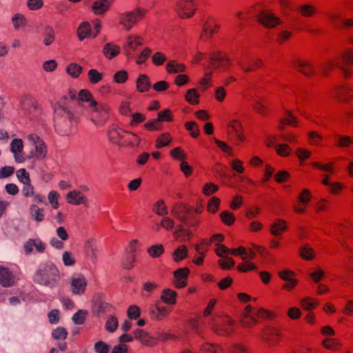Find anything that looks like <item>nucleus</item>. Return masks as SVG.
Wrapping results in <instances>:
<instances>
[{
	"label": "nucleus",
	"instance_id": "1",
	"mask_svg": "<svg viewBox=\"0 0 353 353\" xmlns=\"http://www.w3.org/2000/svg\"><path fill=\"white\" fill-rule=\"evenodd\" d=\"M68 98L65 97L63 101H59L54 108L56 128L63 134H67L70 132V128L73 125H77L79 121V117L72 112L67 106H65Z\"/></svg>",
	"mask_w": 353,
	"mask_h": 353
},
{
	"label": "nucleus",
	"instance_id": "2",
	"mask_svg": "<svg viewBox=\"0 0 353 353\" xmlns=\"http://www.w3.org/2000/svg\"><path fill=\"white\" fill-rule=\"evenodd\" d=\"M148 12V10L137 6L132 10L125 11L119 16V23L126 30H130L139 22L143 21Z\"/></svg>",
	"mask_w": 353,
	"mask_h": 353
},
{
	"label": "nucleus",
	"instance_id": "3",
	"mask_svg": "<svg viewBox=\"0 0 353 353\" xmlns=\"http://www.w3.org/2000/svg\"><path fill=\"white\" fill-rule=\"evenodd\" d=\"M283 338L282 330L272 325L264 326L259 334V339L268 347H278Z\"/></svg>",
	"mask_w": 353,
	"mask_h": 353
},
{
	"label": "nucleus",
	"instance_id": "4",
	"mask_svg": "<svg viewBox=\"0 0 353 353\" xmlns=\"http://www.w3.org/2000/svg\"><path fill=\"white\" fill-rule=\"evenodd\" d=\"M210 325L214 332L219 336H229L235 331V322L228 316L213 318Z\"/></svg>",
	"mask_w": 353,
	"mask_h": 353
},
{
	"label": "nucleus",
	"instance_id": "5",
	"mask_svg": "<svg viewBox=\"0 0 353 353\" xmlns=\"http://www.w3.org/2000/svg\"><path fill=\"white\" fill-rule=\"evenodd\" d=\"M199 8L196 0H176L173 10L176 15L181 19L192 18Z\"/></svg>",
	"mask_w": 353,
	"mask_h": 353
},
{
	"label": "nucleus",
	"instance_id": "6",
	"mask_svg": "<svg viewBox=\"0 0 353 353\" xmlns=\"http://www.w3.org/2000/svg\"><path fill=\"white\" fill-rule=\"evenodd\" d=\"M90 108L91 119L96 125H102L109 119L110 108L107 103L93 101Z\"/></svg>",
	"mask_w": 353,
	"mask_h": 353
},
{
	"label": "nucleus",
	"instance_id": "7",
	"mask_svg": "<svg viewBox=\"0 0 353 353\" xmlns=\"http://www.w3.org/2000/svg\"><path fill=\"white\" fill-rule=\"evenodd\" d=\"M59 279V270L55 267H45L39 269L34 276V280L43 285L54 286Z\"/></svg>",
	"mask_w": 353,
	"mask_h": 353
},
{
	"label": "nucleus",
	"instance_id": "8",
	"mask_svg": "<svg viewBox=\"0 0 353 353\" xmlns=\"http://www.w3.org/2000/svg\"><path fill=\"white\" fill-rule=\"evenodd\" d=\"M28 139L34 147V151L31 152L29 157L35 158L37 160L45 159L48 153V148L43 140L37 134H29Z\"/></svg>",
	"mask_w": 353,
	"mask_h": 353
},
{
	"label": "nucleus",
	"instance_id": "9",
	"mask_svg": "<svg viewBox=\"0 0 353 353\" xmlns=\"http://www.w3.org/2000/svg\"><path fill=\"white\" fill-rule=\"evenodd\" d=\"M231 64V59L223 52H214L210 54L209 63L210 68L227 70Z\"/></svg>",
	"mask_w": 353,
	"mask_h": 353
},
{
	"label": "nucleus",
	"instance_id": "10",
	"mask_svg": "<svg viewBox=\"0 0 353 353\" xmlns=\"http://www.w3.org/2000/svg\"><path fill=\"white\" fill-rule=\"evenodd\" d=\"M143 45V38L138 34H132L127 37L123 48L128 59H130L136 50Z\"/></svg>",
	"mask_w": 353,
	"mask_h": 353
},
{
	"label": "nucleus",
	"instance_id": "11",
	"mask_svg": "<svg viewBox=\"0 0 353 353\" xmlns=\"http://www.w3.org/2000/svg\"><path fill=\"white\" fill-rule=\"evenodd\" d=\"M237 66L243 72H254L263 66L262 59L258 57H253L248 59L245 57H239L235 59Z\"/></svg>",
	"mask_w": 353,
	"mask_h": 353
},
{
	"label": "nucleus",
	"instance_id": "12",
	"mask_svg": "<svg viewBox=\"0 0 353 353\" xmlns=\"http://www.w3.org/2000/svg\"><path fill=\"white\" fill-rule=\"evenodd\" d=\"M258 21L266 28H274L281 24V20L270 10H261L257 14Z\"/></svg>",
	"mask_w": 353,
	"mask_h": 353
},
{
	"label": "nucleus",
	"instance_id": "13",
	"mask_svg": "<svg viewBox=\"0 0 353 353\" xmlns=\"http://www.w3.org/2000/svg\"><path fill=\"white\" fill-rule=\"evenodd\" d=\"M341 63L339 62V68L343 72L345 77L348 78L353 72V49H346L341 54Z\"/></svg>",
	"mask_w": 353,
	"mask_h": 353
},
{
	"label": "nucleus",
	"instance_id": "14",
	"mask_svg": "<svg viewBox=\"0 0 353 353\" xmlns=\"http://www.w3.org/2000/svg\"><path fill=\"white\" fill-rule=\"evenodd\" d=\"M149 312L152 319L155 321H162L170 314L172 312V308L157 303L154 305L150 307Z\"/></svg>",
	"mask_w": 353,
	"mask_h": 353
},
{
	"label": "nucleus",
	"instance_id": "15",
	"mask_svg": "<svg viewBox=\"0 0 353 353\" xmlns=\"http://www.w3.org/2000/svg\"><path fill=\"white\" fill-rule=\"evenodd\" d=\"M333 97L340 102L348 103L353 97V89L346 85H338L333 90Z\"/></svg>",
	"mask_w": 353,
	"mask_h": 353
},
{
	"label": "nucleus",
	"instance_id": "16",
	"mask_svg": "<svg viewBox=\"0 0 353 353\" xmlns=\"http://www.w3.org/2000/svg\"><path fill=\"white\" fill-rule=\"evenodd\" d=\"M241 324L246 328H250L259 323V320L256 318L254 308L248 305L243 312Z\"/></svg>",
	"mask_w": 353,
	"mask_h": 353
},
{
	"label": "nucleus",
	"instance_id": "17",
	"mask_svg": "<svg viewBox=\"0 0 353 353\" xmlns=\"http://www.w3.org/2000/svg\"><path fill=\"white\" fill-rule=\"evenodd\" d=\"M293 67L297 71L307 77H312L315 74L313 65L307 60L296 59L293 61Z\"/></svg>",
	"mask_w": 353,
	"mask_h": 353
},
{
	"label": "nucleus",
	"instance_id": "18",
	"mask_svg": "<svg viewBox=\"0 0 353 353\" xmlns=\"http://www.w3.org/2000/svg\"><path fill=\"white\" fill-rule=\"evenodd\" d=\"M190 273L188 268H179L174 272V286L176 288H183L188 284V277Z\"/></svg>",
	"mask_w": 353,
	"mask_h": 353
},
{
	"label": "nucleus",
	"instance_id": "19",
	"mask_svg": "<svg viewBox=\"0 0 353 353\" xmlns=\"http://www.w3.org/2000/svg\"><path fill=\"white\" fill-rule=\"evenodd\" d=\"M219 28L220 26L215 19L208 18L203 24L201 37L207 39L211 38L219 31Z\"/></svg>",
	"mask_w": 353,
	"mask_h": 353
},
{
	"label": "nucleus",
	"instance_id": "20",
	"mask_svg": "<svg viewBox=\"0 0 353 353\" xmlns=\"http://www.w3.org/2000/svg\"><path fill=\"white\" fill-rule=\"evenodd\" d=\"M87 281L83 274L74 276L71 280L72 292L74 294L81 295L85 292Z\"/></svg>",
	"mask_w": 353,
	"mask_h": 353
},
{
	"label": "nucleus",
	"instance_id": "21",
	"mask_svg": "<svg viewBox=\"0 0 353 353\" xmlns=\"http://www.w3.org/2000/svg\"><path fill=\"white\" fill-rule=\"evenodd\" d=\"M10 150L14 154V159L17 163L26 161L23 154V143L21 139H14L10 143Z\"/></svg>",
	"mask_w": 353,
	"mask_h": 353
},
{
	"label": "nucleus",
	"instance_id": "22",
	"mask_svg": "<svg viewBox=\"0 0 353 353\" xmlns=\"http://www.w3.org/2000/svg\"><path fill=\"white\" fill-rule=\"evenodd\" d=\"M192 207L186 203H176L171 209V214L181 222L185 219L186 215L191 210Z\"/></svg>",
	"mask_w": 353,
	"mask_h": 353
},
{
	"label": "nucleus",
	"instance_id": "23",
	"mask_svg": "<svg viewBox=\"0 0 353 353\" xmlns=\"http://www.w3.org/2000/svg\"><path fill=\"white\" fill-rule=\"evenodd\" d=\"M125 130L115 125L110 127L108 137L110 141L114 144L122 145Z\"/></svg>",
	"mask_w": 353,
	"mask_h": 353
},
{
	"label": "nucleus",
	"instance_id": "24",
	"mask_svg": "<svg viewBox=\"0 0 353 353\" xmlns=\"http://www.w3.org/2000/svg\"><path fill=\"white\" fill-rule=\"evenodd\" d=\"M14 276L7 268L0 266V285L3 288H10L14 285Z\"/></svg>",
	"mask_w": 353,
	"mask_h": 353
},
{
	"label": "nucleus",
	"instance_id": "25",
	"mask_svg": "<svg viewBox=\"0 0 353 353\" xmlns=\"http://www.w3.org/2000/svg\"><path fill=\"white\" fill-rule=\"evenodd\" d=\"M65 198L67 202L73 205H86L88 202V199L84 194L81 192L76 190L68 192Z\"/></svg>",
	"mask_w": 353,
	"mask_h": 353
},
{
	"label": "nucleus",
	"instance_id": "26",
	"mask_svg": "<svg viewBox=\"0 0 353 353\" xmlns=\"http://www.w3.org/2000/svg\"><path fill=\"white\" fill-rule=\"evenodd\" d=\"M33 247L39 253H43L46 250V244L39 239H29L24 244V250L26 254H29L33 250Z\"/></svg>",
	"mask_w": 353,
	"mask_h": 353
},
{
	"label": "nucleus",
	"instance_id": "27",
	"mask_svg": "<svg viewBox=\"0 0 353 353\" xmlns=\"http://www.w3.org/2000/svg\"><path fill=\"white\" fill-rule=\"evenodd\" d=\"M285 125H291L292 127L298 125L297 118L290 110H286L284 113V117L280 119L278 129L283 130Z\"/></svg>",
	"mask_w": 353,
	"mask_h": 353
},
{
	"label": "nucleus",
	"instance_id": "28",
	"mask_svg": "<svg viewBox=\"0 0 353 353\" xmlns=\"http://www.w3.org/2000/svg\"><path fill=\"white\" fill-rule=\"evenodd\" d=\"M151 83L149 77L145 74H139L136 80V89L138 92L144 93L150 90Z\"/></svg>",
	"mask_w": 353,
	"mask_h": 353
},
{
	"label": "nucleus",
	"instance_id": "29",
	"mask_svg": "<svg viewBox=\"0 0 353 353\" xmlns=\"http://www.w3.org/2000/svg\"><path fill=\"white\" fill-rule=\"evenodd\" d=\"M134 339L139 340L143 345L152 346L154 344V339L147 332L141 329L133 332Z\"/></svg>",
	"mask_w": 353,
	"mask_h": 353
},
{
	"label": "nucleus",
	"instance_id": "30",
	"mask_svg": "<svg viewBox=\"0 0 353 353\" xmlns=\"http://www.w3.org/2000/svg\"><path fill=\"white\" fill-rule=\"evenodd\" d=\"M121 48L113 43H106L103 48V55L108 59H112L120 54Z\"/></svg>",
	"mask_w": 353,
	"mask_h": 353
},
{
	"label": "nucleus",
	"instance_id": "31",
	"mask_svg": "<svg viewBox=\"0 0 353 353\" xmlns=\"http://www.w3.org/2000/svg\"><path fill=\"white\" fill-rule=\"evenodd\" d=\"M296 12L301 17L310 18L316 15L317 10L314 6L310 3H305L298 7Z\"/></svg>",
	"mask_w": 353,
	"mask_h": 353
},
{
	"label": "nucleus",
	"instance_id": "32",
	"mask_svg": "<svg viewBox=\"0 0 353 353\" xmlns=\"http://www.w3.org/2000/svg\"><path fill=\"white\" fill-rule=\"evenodd\" d=\"M110 5L108 0H97L92 6V10L95 14H103L108 10Z\"/></svg>",
	"mask_w": 353,
	"mask_h": 353
},
{
	"label": "nucleus",
	"instance_id": "33",
	"mask_svg": "<svg viewBox=\"0 0 353 353\" xmlns=\"http://www.w3.org/2000/svg\"><path fill=\"white\" fill-rule=\"evenodd\" d=\"M200 353H225V352L221 345L205 342L201 345Z\"/></svg>",
	"mask_w": 353,
	"mask_h": 353
},
{
	"label": "nucleus",
	"instance_id": "34",
	"mask_svg": "<svg viewBox=\"0 0 353 353\" xmlns=\"http://www.w3.org/2000/svg\"><path fill=\"white\" fill-rule=\"evenodd\" d=\"M165 70L168 74L181 73L185 71L186 66L177 61L170 60L167 63Z\"/></svg>",
	"mask_w": 353,
	"mask_h": 353
},
{
	"label": "nucleus",
	"instance_id": "35",
	"mask_svg": "<svg viewBox=\"0 0 353 353\" xmlns=\"http://www.w3.org/2000/svg\"><path fill=\"white\" fill-rule=\"evenodd\" d=\"M287 230V222L283 219H277L270 226V233L274 236L282 234Z\"/></svg>",
	"mask_w": 353,
	"mask_h": 353
},
{
	"label": "nucleus",
	"instance_id": "36",
	"mask_svg": "<svg viewBox=\"0 0 353 353\" xmlns=\"http://www.w3.org/2000/svg\"><path fill=\"white\" fill-rule=\"evenodd\" d=\"M177 292L170 288L163 290L161 299L163 302L169 305H174L176 303Z\"/></svg>",
	"mask_w": 353,
	"mask_h": 353
},
{
	"label": "nucleus",
	"instance_id": "37",
	"mask_svg": "<svg viewBox=\"0 0 353 353\" xmlns=\"http://www.w3.org/2000/svg\"><path fill=\"white\" fill-rule=\"evenodd\" d=\"M141 138L133 132L126 131L124 135L122 145L123 146H138L140 143Z\"/></svg>",
	"mask_w": 353,
	"mask_h": 353
},
{
	"label": "nucleus",
	"instance_id": "38",
	"mask_svg": "<svg viewBox=\"0 0 353 353\" xmlns=\"http://www.w3.org/2000/svg\"><path fill=\"white\" fill-rule=\"evenodd\" d=\"M30 214L31 218L37 222H41L45 219V210L35 204L30 206Z\"/></svg>",
	"mask_w": 353,
	"mask_h": 353
},
{
	"label": "nucleus",
	"instance_id": "39",
	"mask_svg": "<svg viewBox=\"0 0 353 353\" xmlns=\"http://www.w3.org/2000/svg\"><path fill=\"white\" fill-rule=\"evenodd\" d=\"M339 68V61L337 58H330L321 66V72L327 76L334 68Z\"/></svg>",
	"mask_w": 353,
	"mask_h": 353
},
{
	"label": "nucleus",
	"instance_id": "40",
	"mask_svg": "<svg viewBox=\"0 0 353 353\" xmlns=\"http://www.w3.org/2000/svg\"><path fill=\"white\" fill-rule=\"evenodd\" d=\"M188 250L187 247L184 245H181L172 253V259L175 262L178 263L185 259L188 257Z\"/></svg>",
	"mask_w": 353,
	"mask_h": 353
},
{
	"label": "nucleus",
	"instance_id": "41",
	"mask_svg": "<svg viewBox=\"0 0 353 353\" xmlns=\"http://www.w3.org/2000/svg\"><path fill=\"white\" fill-rule=\"evenodd\" d=\"M300 305L303 310L311 311L314 310L319 305V302L316 299L305 297L300 301Z\"/></svg>",
	"mask_w": 353,
	"mask_h": 353
},
{
	"label": "nucleus",
	"instance_id": "42",
	"mask_svg": "<svg viewBox=\"0 0 353 353\" xmlns=\"http://www.w3.org/2000/svg\"><path fill=\"white\" fill-rule=\"evenodd\" d=\"M183 223L190 227H197L201 223L199 216L193 212L192 208L189 213L186 215L185 219L182 221Z\"/></svg>",
	"mask_w": 353,
	"mask_h": 353
},
{
	"label": "nucleus",
	"instance_id": "43",
	"mask_svg": "<svg viewBox=\"0 0 353 353\" xmlns=\"http://www.w3.org/2000/svg\"><path fill=\"white\" fill-rule=\"evenodd\" d=\"M172 142V137L169 132H163L156 139L155 148L160 149L170 145Z\"/></svg>",
	"mask_w": 353,
	"mask_h": 353
},
{
	"label": "nucleus",
	"instance_id": "44",
	"mask_svg": "<svg viewBox=\"0 0 353 353\" xmlns=\"http://www.w3.org/2000/svg\"><path fill=\"white\" fill-rule=\"evenodd\" d=\"M78 38L80 41L92 36L90 31V25L88 22H83L80 24L77 30Z\"/></svg>",
	"mask_w": 353,
	"mask_h": 353
},
{
	"label": "nucleus",
	"instance_id": "45",
	"mask_svg": "<svg viewBox=\"0 0 353 353\" xmlns=\"http://www.w3.org/2000/svg\"><path fill=\"white\" fill-rule=\"evenodd\" d=\"M43 43L48 46L52 44L55 40V33L51 26H46L43 33Z\"/></svg>",
	"mask_w": 353,
	"mask_h": 353
},
{
	"label": "nucleus",
	"instance_id": "46",
	"mask_svg": "<svg viewBox=\"0 0 353 353\" xmlns=\"http://www.w3.org/2000/svg\"><path fill=\"white\" fill-rule=\"evenodd\" d=\"M200 95L195 88L188 89L185 95V101L191 105H196L199 103Z\"/></svg>",
	"mask_w": 353,
	"mask_h": 353
},
{
	"label": "nucleus",
	"instance_id": "47",
	"mask_svg": "<svg viewBox=\"0 0 353 353\" xmlns=\"http://www.w3.org/2000/svg\"><path fill=\"white\" fill-rule=\"evenodd\" d=\"M322 345L325 349L332 351L339 350L342 346L340 341L338 339L334 338H328L324 339L322 342Z\"/></svg>",
	"mask_w": 353,
	"mask_h": 353
},
{
	"label": "nucleus",
	"instance_id": "48",
	"mask_svg": "<svg viewBox=\"0 0 353 353\" xmlns=\"http://www.w3.org/2000/svg\"><path fill=\"white\" fill-rule=\"evenodd\" d=\"M219 216L221 222L227 226L232 225L236 221L234 214L228 210L221 212Z\"/></svg>",
	"mask_w": 353,
	"mask_h": 353
},
{
	"label": "nucleus",
	"instance_id": "49",
	"mask_svg": "<svg viewBox=\"0 0 353 353\" xmlns=\"http://www.w3.org/2000/svg\"><path fill=\"white\" fill-rule=\"evenodd\" d=\"M253 109L256 113L262 116H265L268 113V108L265 105V100L261 98L256 99L253 104Z\"/></svg>",
	"mask_w": 353,
	"mask_h": 353
},
{
	"label": "nucleus",
	"instance_id": "50",
	"mask_svg": "<svg viewBox=\"0 0 353 353\" xmlns=\"http://www.w3.org/2000/svg\"><path fill=\"white\" fill-rule=\"evenodd\" d=\"M353 145V137L347 135H339L337 137L336 146L338 148H350Z\"/></svg>",
	"mask_w": 353,
	"mask_h": 353
},
{
	"label": "nucleus",
	"instance_id": "51",
	"mask_svg": "<svg viewBox=\"0 0 353 353\" xmlns=\"http://www.w3.org/2000/svg\"><path fill=\"white\" fill-rule=\"evenodd\" d=\"M307 141L310 145L319 146L323 141V136L316 131H310L307 133Z\"/></svg>",
	"mask_w": 353,
	"mask_h": 353
},
{
	"label": "nucleus",
	"instance_id": "52",
	"mask_svg": "<svg viewBox=\"0 0 353 353\" xmlns=\"http://www.w3.org/2000/svg\"><path fill=\"white\" fill-rule=\"evenodd\" d=\"M312 200V192L307 188L301 190L297 196V201L303 205H307Z\"/></svg>",
	"mask_w": 353,
	"mask_h": 353
},
{
	"label": "nucleus",
	"instance_id": "53",
	"mask_svg": "<svg viewBox=\"0 0 353 353\" xmlns=\"http://www.w3.org/2000/svg\"><path fill=\"white\" fill-rule=\"evenodd\" d=\"M152 211L159 216H164L168 213L163 200L157 201L153 205Z\"/></svg>",
	"mask_w": 353,
	"mask_h": 353
},
{
	"label": "nucleus",
	"instance_id": "54",
	"mask_svg": "<svg viewBox=\"0 0 353 353\" xmlns=\"http://www.w3.org/2000/svg\"><path fill=\"white\" fill-rule=\"evenodd\" d=\"M83 68L75 63H70L66 68L67 73L73 78H77L82 72Z\"/></svg>",
	"mask_w": 353,
	"mask_h": 353
},
{
	"label": "nucleus",
	"instance_id": "55",
	"mask_svg": "<svg viewBox=\"0 0 353 353\" xmlns=\"http://www.w3.org/2000/svg\"><path fill=\"white\" fill-rule=\"evenodd\" d=\"M327 17L330 23L336 28H339L340 23H342L341 14L339 12H331L327 14Z\"/></svg>",
	"mask_w": 353,
	"mask_h": 353
},
{
	"label": "nucleus",
	"instance_id": "56",
	"mask_svg": "<svg viewBox=\"0 0 353 353\" xmlns=\"http://www.w3.org/2000/svg\"><path fill=\"white\" fill-rule=\"evenodd\" d=\"M292 37V32L287 30H283L280 31L277 35L276 41L279 45H283L286 42H288Z\"/></svg>",
	"mask_w": 353,
	"mask_h": 353
},
{
	"label": "nucleus",
	"instance_id": "57",
	"mask_svg": "<svg viewBox=\"0 0 353 353\" xmlns=\"http://www.w3.org/2000/svg\"><path fill=\"white\" fill-rule=\"evenodd\" d=\"M144 128L148 131H160L163 129V125L157 119H153L144 124Z\"/></svg>",
	"mask_w": 353,
	"mask_h": 353
},
{
	"label": "nucleus",
	"instance_id": "58",
	"mask_svg": "<svg viewBox=\"0 0 353 353\" xmlns=\"http://www.w3.org/2000/svg\"><path fill=\"white\" fill-rule=\"evenodd\" d=\"M136 261V254L126 252L122 259V266L125 269L130 270L134 267Z\"/></svg>",
	"mask_w": 353,
	"mask_h": 353
},
{
	"label": "nucleus",
	"instance_id": "59",
	"mask_svg": "<svg viewBox=\"0 0 353 353\" xmlns=\"http://www.w3.org/2000/svg\"><path fill=\"white\" fill-rule=\"evenodd\" d=\"M12 22L15 29L18 30L20 28H23L27 24V20L24 15L21 14H15L12 19Z\"/></svg>",
	"mask_w": 353,
	"mask_h": 353
},
{
	"label": "nucleus",
	"instance_id": "60",
	"mask_svg": "<svg viewBox=\"0 0 353 353\" xmlns=\"http://www.w3.org/2000/svg\"><path fill=\"white\" fill-rule=\"evenodd\" d=\"M78 101L82 102H88L90 108L92 105V102L96 100L94 99L92 93L89 90L83 89L79 92Z\"/></svg>",
	"mask_w": 353,
	"mask_h": 353
},
{
	"label": "nucleus",
	"instance_id": "61",
	"mask_svg": "<svg viewBox=\"0 0 353 353\" xmlns=\"http://www.w3.org/2000/svg\"><path fill=\"white\" fill-rule=\"evenodd\" d=\"M229 164L232 170L238 174H243L245 170L243 166V162L238 158L230 160Z\"/></svg>",
	"mask_w": 353,
	"mask_h": 353
},
{
	"label": "nucleus",
	"instance_id": "62",
	"mask_svg": "<svg viewBox=\"0 0 353 353\" xmlns=\"http://www.w3.org/2000/svg\"><path fill=\"white\" fill-rule=\"evenodd\" d=\"M254 314L256 318L259 320V319H273L275 317V314L269 310L264 308L255 309Z\"/></svg>",
	"mask_w": 353,
	"mask_h": 353
},
{
	"label": "nucleus",
	"instance_id": "63",
	"mask_svg": "<svg viewBox=\"0 0 353 353\" xmlns=\"http://www.w3.org/2000/svg\"><path fill=\"white\" fill-rule=\"evenodd\" d=\"M148 254L152 258H157L164 253V247L162 244L154 245L148 248Z\"/></svg>",
	"mask_w": 353,
	"mask_h": 353
},
{
	"label": "nucleus",
	"instance_id": "64",
	"mask_svg": "<svg viewBox=\"0 0 353 353\" xmlns=\"http://www.w3.org/2000/svg\"><path fill=\"white\" fill-rule=\"evenodd\" d=\"M221 200L216 197H212L208 204H207V210L212 214H215L217 212L219 206H220Z\"/></svg>",
	"mask_w": 353,
	"mask_h": 353
}]
</instances>
